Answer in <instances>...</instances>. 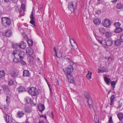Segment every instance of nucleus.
Returning a JSON list of instances; mask_svg holds the SVG:
<instances>
[{
    "label": "nucleus",
    "instance_id": "6e6d98bb",
    "mask_svg": "<svg viewBox=\"0 0 123 123\" xmlns=\"http://www.w3.org/2000/svg\"><path fill=\"white\" fill-rule=\"evenodd\" d=\"M120 38L123 42V34L120 36Z\"/></svg>",
    "mask_w": 123,
    "mask_h": 123
},
{
    "label": "nucleus",
    "instance_id": "1a4fd4ad",
    "mask_svg": "<svg viewBox=\"0 0 123 123\" xmlns=\"http://www.w3.org/2000/svg\"><path fill=\"white\" fill-rule=\"evenodd\" d=\"M87 99L86 102L88 104L89 107L90 109L93 108V101L92 98H91Z\"/></svg>",
    "mask_w": 123,
    "mask_h": 123
},
{
    "label": "nucleus",
    "instance_id": "f3484780",
    "mask_svg": "<svg viewBox=\"0 0 123 123\" xmlns=\"http://www.w3.org/2000/svg\"><path fill=\"white\" fill-rule=\"evenodd\" d=\"M17 90L19 92L25 91L26 89L25 88L22 86H20L18 88Z\"/></svg>",
    "mask_w": 123,
    "mask_h": 123
},
{
    "label": "nucleus",
    "instance_id": "2f4dec72",
    "mask_svg": "<svg viewBox=\"0 0 123 123\" xmlns=\"http://www.w3.org/2000/svg\"><path fill=\"white\" fill-rule=\"evenodd\" d=\"M92 74V73L90 71L88 72V74H87L86 76L88 79H90L91 78Z\"/></svg>",
    "mask_w": 123,
    "mask_h": 123
},
{
    "label": "nucleus",
    "instance_id": "680f3d73",
    "mask_svg": "<svg viewBox=\"0 0 123 123\" xmlns=\"http://www.w3.org/2000/svg\"><path fill=\"white\" fill-rule=\"evenodd\" d=\"M117 1V0H113L112 1V2H114V3H115L116 2V1Z\"/></svg>",
    "mask_w": 123,
    "mask_h": 123
},
{
    "label": "nucleus",
    "instance_id": "f8f14e48",
    "mask_svg": "<svg viewBox=\"0 0 123 123\" xmlns=\"http://www.w3.org/2000/svg\"><path fill=\"white\" fill-rule=\"evenodd\" d=\"M123 43L121 40L120 38L115 40L114 42V45L115 46H118L121 45L122 43Z\"/></svg>",
    "mask_w": 123,
    "mask_h": 123
},
{
    "label": "nucleus",
    "instance_id": "ddd939ff",
    "mask_svg": "<svg viewBox=\"0 0 123 123\" xmlns=\"http://www.w3.org/2000/svg\"><path fill=\"white\" fill-rule=\"evenodd\" d=\"M26 52L29 55H31L33 53V50L31 48H27L26 49Z\"/></svg>",
    "mask_w": 123,
    "mask_h": 123
},
{
    "label": "nucleus",
    "instance_id": "39448f33",
    "mask_svg": "<svg viewBox=\"0 0 123 123\" xmlns=\"http://www.w3.org/2000/svg\"><path fill=\"white\" fill-rule=\"evenodd\" d=\"M102 24L103 26L106 27H108L111 25V23L110 20L109 19H105L102 21Z\"/></svg>",
    "mask_w": 123,
    "mask_h": 123
},
{
    "label": "nucleus",
    "instance_id": "4d7b16f0",
    "mask_svg": "<svg viewBox=\"0 0 123 123\" xmlns=\"http://www.w3.org/2000/svg\"><path fill=\"white\" fill-rule=\"evenodd\" d=\"M101 13V11L100 10H98L96 12V14H100Z\"/></svg>",
    "mask_w": 123,
    "mask_h": 123
},
{
    "label": "nucleus",
    "instance_id": "774afa93",
    "mask_svg": "<svg viewBox=\"0 0 123 123\" xmlns=\"http://www.w3.org/2000/svg\"><path fill=\"white\" fill-rule=\"evenodd\" d=\"M49 90H50V92H51V88L50 87H49Z\"/></svg>",
    "mask_w": 123,
    "mask_h": 123
},
{
    "label": "nucleus",
    "instance_id": "393cba45",
    "mask_svg": "<svg viewBox=\"0 0 123 123\" xmlns=\"http://www.w3.org/2000/svg\"><path fill=\"white\" fill-rule=\"evenodd\" d=\"M12 33L11 30H8L6 31L5 34V36L7 37H9L11 35Z\"/></svg>",
    "mask_w": 123,
    "mask_h": 123
},
{
    "label": "nucleus",
    "instance_id": "69168bd1",
    "mask_svg": "<svg viewBox=\"0 0 123 123\" xmlns=\"http://www.w3.org/2000/svg\"><path fill=\"white\" fill-rule=\"evenodd\" d=\"M72 40H73L74 41V43H75V44H76V45H77V44H76V43H75V41H74L73 39H72Z\"/></svg>",
    "mask_w": 123,
    "mask_h": 123
},
{
    "label": "nucleus",
    "instance_id": "49530a36",
    "mask_svg": "<svg viewBox=\"0 0 123 123\" xmlns=\"http://www.w3.org/2000/svg\"><path fill=\"white\" fill-rule=\"evenodd\" d=\"M98 41L99 42V43H100L101 44L103 45H105V42L104 41H103L102 40V39L100 40V41Z\"/></svg>",
    "mask_w": 123,
    "mask_h": 123
},
{
    "label": "nucleus",
    "instance_id": "c756f323",
    "mask_svg": "<svg viewBox=\"0 0 123 123\" xmlns=\"http://www.w3.org/2000/svg\"><path fill=\"white\" fill-rule=\"evenodd\" d=\"M18 76V74L15 72H12L11 74V76L13 78H15Z\"/></svg>",
    "mask_w": 123,
    "mask_h": 123
},
{
    "label": "nucleus",
    "instance_id": "13d9d810",
    "mask_svg": "<svg viewBox=\"0 0 123 123\" xmlns=\"http://www.w3.org/2000/svg\"><path fill=\"white\" fill-rule=\"evenodd\" d=\"M55 83H56V85H59V81L58 80H56V81L55 82Z\"/></svg>",
    "mask_w": 123,
    "mask_h": 123
},
{
    "label": "nucleus",
    "instance_id": "6e6552de",
    "mask_svg": "<svg viewBox=\"0 0 123 123\" xmlns=\"http://www.w3.org/2000/svg\"><path fill=\"white\" fill-rule=\"evenodd\" d=\"M6 117L5 119L6 122L7 123H12V118L11 115H8L6 114L5 115Z\"/></svg>",
    "mask_w": 123,
    "mask_h": 123
},
{
    "label": "nucleus",
    "instance_id": "f257e3e1",
    "mask_svg": "<svg viewBox=\"0 0 123 123\" xmlns=\"http://www.w3.org/2000/svg\"><path fill=\"white\" fill-rule=\"evenodd\" d=\"M66 60L70 63V65L67 66L66 68H64L63 70L65 74H66L67 78L70 81V82L73 83L74 82V80L71 73L73 71L74 69L76 68L77 66L69 58H67Z\"/></svg>",
    "mask_w": 123,
    "mask_h": 123
},
{
    "label": "nucleus",
    "instance_id": "5701e85b",
    "mask_svg": "<svg viewBox=\"0 0 123 123\" xmlns=\"http://www.w3.org/2000/svg\"><path fill=\"white\" fill-rule=\"evenodd\" d=\"M94 34L96 39L98 41H100V40L102 39V38L101 37H99L98 36V33L95 32H94Z\"/></svg>",
    "mask_w": 123,
    "mask_h": 123
},
{
    "label": "nucleus",
    "instance_id": "c9c22d12",
    "mask_svg": "<svg viewBox=\"0 0 123 123\" xmlns=\"http://www.w3.org/2000/svg\"><path fill=\"white\" fill-rule=\"evenodd\" d=\"M27 43L29 46H31L33 44V42L32 40H29L27 41Z\"/></svg>",
    "mask_w": 123,
    "mask_h": 123
},
{
    "label": "nucleus",
    "instance_id": "c03bdc74",
    "mask_svg": "<svg viewBox=\"0 0 123 123\" xmlns=\"http://www.w3.org/2000/svg\"><path fill=\"white\" fill-rule=\"evenodd\" d=\"M25 6L24 4H22L21 6V8L22 9H23V13H24V12L25 11Z\"/></svg>",
    "mask_w": 123,
    "mask_h": 123
},
{
    "label": "nucleus",
    "instance_id": "72a5a7b5",
    "mask_svg": "<svg viewBox=\"0 0 123 123\" xmlns=\"http://www.w3.org/2000/svg\"><path fill=\"white\" fill-rule=\"evenodd\" d=\"M117 9H120L122 8L123 7V5L121 3H120L118 4L116 6Z\"/></svg>",
    "mask_w": 123,
    "mask_h": 123
},
{
    "label": "nucleus",
    "instance_id": "864d4df0",
    "mask_svg": "<svg viewBox=\"0 0 123 123\" xmlns=\"http://www.w3.org/2000/svg\"><path fill=\"white\" fill-rule=\"evenodd\" d=\"M94 121L95 123H99V120L98 118L96 119V118H94Z\"/></svg>",
    "mask_w": 123,
    "mask_h": 123
},
{
    "label": "nucleus",
    "instance_id": "7c9ffc66",
    "mask_svg": "<svg viewBox=\"0 0 123 123\" xmlns=\"http://www.w3.org/2000/svg\"><path fill=\"white\" fill-rule=\"evenodd\" d=\"M105 36L107 38H110L112 36V33L111 32H107L105 33Z\"/></svg>",
    "mask_w": 123,
    "mask_h": 123
},
{
    "label": "nucleus",
    "instance_id": "cd10ccee",
    "mask_svg": "<svg viewBox=\"0 0 123 123\" xmlns=\"http://www.w3.org/2000/svg\"><path fill=\"white\" fill-rule=\"evenodd\" d=\"M115 99V97L114 95H112L111 96L110 103V105H112L114 102V100Z\"/></svg>",
    "mask_w": 123,
    "mask_h": 123
},
{
    "label": "nucleus",
    "instance_id": "79ce46f5",
    "mask_svg": "<svg viewBox=\"0 0 123 123\" xmlns=\"http://www.w3.org/2000/svg\"><path fill=\"white\" fill-rule=\"evenodd\" d=\"M17 8L18 9L19 12L20 13V14L19 15V16H22L24 15V14H23L24 13H22V10L20 8L19 9H18V7H17L16 8V9Z\"/></svg>",
    "mask_w": 123,
    "mask_h": 123
},
{
    "label": "nucleus",
    "instance_id": "f03ea898",
    "mask_svg": "<svg viewBox=\"0 0 123 123\" xmlns=\"http://www.w3.org/2000/svg\"><path fill=\"white\" fill-rule=\"evenodd\" d=\"M1 20L2 24L4 27L8 28L11 25V21L9 18L3 17L1 18Z\"/></svg>",
    "mask_w": 123,
    "mask_h": 123
},
{
    "label": "nucleus",
    "instance_id": "3c124183",
    "mask_svg": "<svg viewBox=\"0 0 123 123\" xmlns=\"http://www.w3.org/2000/svg\"><path fill=\"white\" fill-rule=\"evenodd\" d=\"M108 122L109 123H113L112 117L111 116L110 117Z\"/></svg>",
    "mask_w": 123,
    "mask_h": 123
},
{
    "label": "nucleus",
    "instance_id": "09e8293b",
    "mask_svg": "<svg viewBox=\"0 0 123 123\" xmlns=\"http://www.w3.org/2000/svg\"><path fill=\"white\" fill-rule=\"evenodd\" d=\"M39 116L40 118H44L45 120L47 119V117L44 115H40Z\"/></svg>",
    "mask_w": 123,
    "mask_h": 123
},
{
    "label": "nucleus",
    "instance_id": "e433bc0d",
    "mask_svg": "<svg viewBox=\"0 0 123 123\" xmlns=\"http://www.w3.org/2000/svg\"><path fill=\"white\" fill-rule=\"evenodd\" d=\"M28 60L30 62H32L33 61L34 59V57L31 56H30L28 57Z\"/></svg>",
    "mask_w": 123,
    "mask_h": 123
},
{
    "label": "nucleus",
    "instance_id": "f704fd0d",
    "mask_svg": "<svg viewBox=\"0 0 123 123\" xmlns=\"http://www.w3.org/2000/svg\"><path fill=\"white\" fill-rule=\"evenodd\" d=\"M12 46L13 47L15 48H17L19 47V43H14L12 45Z\"/></svg>",
    "mask_w": 123,
    "mask_h": 123
},
{
    "label": "nucleus",
    "instance_id": "9d476101",
    "mask_svg": "<svg viewBox=\"0 0 123 123\" xmlns=\"http://www.w3.org/2000/svg\"><path fill=\"white\" fill-rule=\"evenodd\" d=\"M18 54L20 60L23 59L25 56V52L22 51L18 50Z\"/></svg>",
    "mask_w": 123,
    "mask_h": 123
},
{
    "label": "nucleus",
    "instance_id": "2eb2a0df",
    "mask_svg": "<svg viewBox=\"0 0 123 123\" xmlns=\"http://www.w3.org/2000/svg\"><path fill=\"white\" fill-rule=\"evenodd\" d=\"M24 115V113L22 111H19L17 115V117L20 118L23 117Z\"/></svg>",
    "mask_w": 123,
    "mask_h": 123
},
{
    "label": "nucleus",
    "instance_id": "b1692460",
    "mask_svg": "<svg viewBox=\"0 0 123 123\" xmlns=\"http://www.w3.org/2000/svg\"><path fill=\"white\" fill-rule=\"evenodd\" d=\"M104 80L106 84L108 85H109L111 80V79L107 77H105L104 78Z\"/></svg>",
    "mask_w": 123,
    "mask_h": 123
},
{
    "label": "nucleus",
    "instance_id": "0e129e2a",
    "mask_svg": "<svg viewBox=\"0 0 123 123\" xmlns=\"http://www.w3.org/2000/svg\"><path fill=\"white\" fill-rule=\"evenodd\" d=\"M54 51L56 50V48L55 47H54L53 49Z\"/></svg>",
    "mask_w": 123,
    "mask_h": 123
},
{
    "label": "nucleus",
    "instance_id": "052dcab7",
    "mask_svg": "<svg viewBox=\"0 0 123 123\" xmlns=\"http://www.w3.org/2000/svg\"><path fill=\"white\" fill-rule=\"evenodd\" d=\"M38 123H45L43 121H39L38 122Z\"/></svg>",
    "mask_w": 123,
    "mask_h": 123
},
{
    "label": "nucleus",
    "instance_id": "37998d69",
    "mask_svg": "<svg viewBox=\"0 0 123 123\" xmlns=\"http://www.w3.org/2000/svg\"><path fill=\"white\" fill-rule=\"evenodd\" d=\"M8 84L9 85L11 86L14 85V83L13 80H11L8 81Z\"/></svg>",
    "mask_w": 123,
    "mask_h": 123
},
{
    "label": "nucleus",
    "instance_id": "423d86ee",
    "mask_svg": "<svg viewBox=\"0 0 123 123\" xmlns=\"http://www.w3.org/2000/svg\"><path fill=\"white\" fill-rule=\"evenodd\" d=\"M104 41L105 45L107 46H111L113 43L112 40L111 38H106Z\"/></svg>",
    "mask_w": 123,
    "mask_h": 123
},
{
    "label": "nucleus",
    "instance_id": "bb28decb",
    "mask_svg": "<svg viewBox=\"0 0 123 123\" xmlns=\"http://www.w3.org/2000/svg\"><path fill=\"white\" fill-rule=\"evenodd\" d=\"M99 32L100 34L103 35L105 33V30L104 28L101 27L99 29Z\"/></svg>",
    "mask_w": 123,
    "mask_h": 123
},
{
    "label": "nucleus",
    "instance_id": "7ed1b4c3",
    "mask_svg": "<svg viewBox=\"0 0 123 123\" xmlns=\"http://www.w3.org/2000/svg\"><path fill=\"white\" fill-rule=\"evenodd\" d=\"M77 1L69 2L68 4V8L71 12H74L77 9Z\"/></svg>",
    "mask_w": 123,
    "mask_h": 123
},
{
    "label": "nucleus",
    "instance_id": "4be33fe9",
    "mask_svg": "<svg viewBox=\"0 0 123 123\" xmlns=\"http://www.w3.org/2000/svg\"><path fill=\"white\" fill-rule=\"evenodd\" d=\"M84 95L86 99H88L91 97L88 92L87 91H85L84 92Z\"/></svg>",
    "mask_w": 123,
    "mask_h": 123
},
{
    "label": "nucleus",
    "instance_id": "a18cd8bd",
    "mask_svg": "<svg viewBox=\"0 0 123 123\" xmlns=\"http://www.w3.org/2000/svg\"><path fill=\"white\" fill-rule=\"evenodd\" d=\"M23 59L21 60V61H20V63L22 65L24 66H26L27 64L23 60Z\"/></svg>",
    "mask_w": 123,
    "mask_h": 123
},
{
    "label": "nucleus",
    "instance_id": "58836bf2",
    "mask_svg": "<svg viewBox=\"0 0 123 123\" xmlns=\"http://www.w3.org/2000/svg\"><path fill=\"white\" fill-rule=\"evenodd\" d=\"M121 24L119 22H117L115 23L114 24V26L116 28H120V26L121 25Z\"/></svg>",
    "mask_w": 123,
    "mask_h": 123
},
{
    "label": "nucleus",
    "instance_id": "de8ad7c7",
    "mask_svg": "<svg viewBox=\"0 0 123 123\" xmlns=\"http://www.w3.org/2000/svg\"><path fill=\"white\" fill-rule=\"evenodd\" d=\"M15 57L14 56L13 61L15 63H17L19 62V60L18 58H16V57Z\"/></svg>",
    "mask_w": 123,
    "mask_h": 123
},
{
    "label": "nucleus",
    "instance_id": "5fc2aeb1",
    "mask_svg": "<svg viewBox=\"0 0 123 123\" xmlns=\"http://www.w3.org/2000/svg\"><path fill=\"white\" fill-rule=\"evenodd\" d=\"M54 51L55 52V53L56 56L57 57L59 58L62 56L61 55H59V56L58 55H57V51L56 50H55Z\"/></svg>",
    "mask_w": 123,
    "mask_h": 123
},
{
    "label": "nucleus",
    "instance_id": "e2e57ef3",
    "mask_svg": "<svg viewBox=\"0 0 123 123\" xmlns=\"http://www.w3.org/2000/svg\"><path fill=\"white\" fill-rule=\"evenodd\" d=\"M25 123H30L28 121V119L26 120Z\"/></svg>",
    "mask_w": 123,
    "mask_h": 123
},
{
    "label": "nucleus",
    "instance_id": "473e14b6",
    "mask_svg": "<svg viewBox=\"0 0 123 123\" xmlns=\"http://www.w3.org/2000/svg\"><path fill=\"white\" fill-rule=\"evenodd\" d=\"M25 110L27 112L29 113L31 111L30 108L28 106H26L25 107Z\"/></svg>",
    "mask_w": 123,
    "mask_h": 123
},
{
    "label": "nucleus",
    "instance_id": "8fccbe9b",
    "mask_svg": "<svg viewBox=\"0 0 123 123\" xmlns=\"http://www.w3.org/2000/svg\"><path fill=\"white\" fill-rule=\"evenodd\" d=\"M49 116L53 119H54L53 112V111H52L51 112V113L49 114Z\"/></svg>",
    "mask_w": 123,
    "mask_h": 123
},
{
    "label": "nucleus",
    "instance_id": "c85d7f7f",
    "mask_svg": "<svg viewBox=\"0 0 123 123\" xmlns=\"http://www.w3.org/2000/svg\"><path fill=\"white\" fill-rule=\"evenodd\" d=\"M5 73L4 70H2L0 71V78H2L3 77L5 74Z\"/></svg>",
    "mask_w": 123,
    "mask_h": 123
},
{
    "label": "nucleus",
    "instance_id": "dca6fc26",
    "mask_svg": "<svg viewBox=\"0 0 123 123\" xmlns=\"http://www.w3.org/2000/svg\"><path fill=\"white\" fill-rule=\"evenodd\" d=\"M99 72L100 73L106 72L108 71L107 68L103 67L100 69H98Z\"/></svg>",
    "mask_w": 123,
    "mask_h": 123
},
{
    "label": "nucleus",
    "instance_id": "a19ab883",
    "mask_svg": "<svg viewBox=\"0 0 123 123\" xmlns=\"http://www.w3.org/2000/svg\"><path fill=\"white\" fill-rule=\"evenodd\" d=\"M31 98H30L29 97H27L26 98L25 101L27 103H29L31 102Z\"/></svg>",
    "mask_w": 123,
    "mask_h": 123
},
{
    "label": "nucleus",
    "instance_id": "a878e982",
    "mask_svg": "<svg viewBox=\"0 0 123 123\" xmlns=\"http://www.w3.org/2000/svg\"><path fill=\"white\" fill-rule=\"evenodd\" d=\"M2 87L3 90L6 92H8L10 91V89L7 86L3 85L2 86Z\"/></svg>",
    "mask_w": 123,
    "mask_h": 123
},
{
    "label": "nucleus",
    "instance_id": "4468645a",
    "mask_svg": "<svg viewBox=\"0 0 123 123\" xmlns=\"http://www.w3.org/2000/svg\"><path fill=\"white\" fill-rule=\"evenodd\" d=\"M19 48L23 49H25L26 47V44L23 41H21L19 44Z\"/></svg>",
    "mask_w": 123,
    "mask_h": 123
},
{
    "label": "nucleus",
    "instance_id": "aec40b11",
    "mask_svg": "<svg viewBox=\"0 0 123 123\" xmlns=\"http://www.w3.org/2000/svg\"><path fill=\"white\" fill-rule=\"evenodd\" d=\"M117 116L119 120L120 121H122L123 119V113L119 112L117 114Z\"/></svg>",
    "mask_w": 123,
    "mask_h": 123
},
{
    "label": "nucleus",
    "instance_id": "20e7f679",
    "mask_svg": "<svg viewBox=\"0 0 123 123\" xmlns=\"http://www.w3.org/2000/svg\"><path fill=\"white\" fill-rule=\"evenodd\" d=\"M28 92L31 96H37L39 93L38 89L33 87L30 88L28 90Z\"/></svg>",
    "mask_w": 123,
    "mask_h": 123
},
{
    "label": "nucleus",
    "instance_id": "bf43d9fd",
    "mask_svg": "<svg viewBox=\"0 0 123 123\" xmlns=\"http://www.w3.org/2000/svg\"><path fill=\"white\" fill-rule=\"evenodd\" d=\"M11 0H4V1L5 2H8L10 1Z\"/></svg>",
    "mask_w": 123,
    "mask_h": 123
},
{
    "label": "nucleus",
    "instance_id": "338daca9",
    "mask_svg": "<svg viewBox=\"0 0 123 123\" xmlns=\"http://www.w3.org/2000/svg\"><path fill=\"white\" fill-rule=\"evenodd\" d=\"M110 58H111L110 57H108V61H109V60L110 59Z\"/></svg>",
    "mask_w": 123,
    "mask_h": 123
},
{
    "label": "nucleus",
    "instance_id": "4c0bfd02",
    "mask_svg": "<svg viewBox=\"0 0 123 123\" xmlns=\"http://www.w3.org/2000/svg\"><path fill=\"white\" fill-rule=\"evenodd\" d=\"M117 81V80L116 82H115L114 81H111V86L113 87V89L115 87V86L116 84V82Z\"/></svg>",
    "mask_w": 123,
    "mask_h": 123
},
{
    "label": "nucleus",
    "instance_id": "ea45409f",
    "mask_svg": "<svg viewBox=\"0 0 123 123\" xmlns=\"http://www.w3.org/2000/svg\"><path fill=\"white\" fill-rule=\"evenodd\" d=\"M6 101L7 104H9L10 102V99L9 96H7L6 97Z\"/></svg>",
    "mask_w": 123,
    "mask_h": 123
},
{
    "label": "nucleus",
    "instance_id": "412c9836",
    "mask_svg": "<svg viewBox=\"0 0 123 123\" xmlns=\"http://www.w3.org/2000/svg\"><path fill=\"white\" fill-rule=\"evenodd\" d=\"M123 29L121 28H116L114 32L117 33H118L122 31Z\"/></svg>",
    "mask_w": 123,
    "mask_h": 123
},
{
    "label": "nucleus",
    "instance_id": "6ab92c4d",
    "mask_svg": "<svg viewBox=\"0 0 123 123\" xmlns=\"http://www.w3.org/2000/svg\"><path fill=\"white\" fill-rule=\"evenodd\" d=\"M93 21L94 24L96 25H99L101 23V20L98 18L94 19Z\"/></svg>",
    "mask_w": 123,
    "mask_h": 123
},
{
    "label": "nucleus",
    "instance_id": "a211bd4d",
    "mask_svg": "<svg viewBox=\"0 0 123 123\" xmlns=\"http://www.w3.org/2000/svg\"><path fill=\"white\" fill-rule=\"evenodd\" d=\"M30 74L29 71L27 70H24L23 71V75L24 76L29 77Z\"/></svg>",
    "mask_w": 123,
    "mask_h": 123
},
{
    "label": "nucleus",
    "instance_id": "603ef678",
    "mask_svg": "<svg viewBox=\"0 0 123 123\" xmlns=\"http://www.w3.org/2000/svg\"><path fill=\"white\" fill-rule=\"evenodd\" d=\"M18 50H15L12 53V54L14 55L16 54H18Z\"/></svg>",
    "mask_w": 123,
    "mask_h": 123
},
{
    "label": "nucleus",
    "instance_id": "9b49d317",
    "mask_svg": "<svg viewBox=\"0 0 123 123\" xmlns=\"http://www.w3.org/2000/svg\"><path fill=\"white\" fill-rule=\"evenodd\" d=\"M37 107L39 111L41 112L45 109L44 105L42 104H40L38 105Z\"/></svg>",
    "mask_w": 123,
    "mask_h": 123
},
{
    "label": "nucleus",
    "instance_id": "0eeeda50",
    "mask_svg": "<svg viewBox=\"0 0 123 123\" xmlns=\"http://www.w3.org/2000/svg\"><path fill=\"white\" fill-rule=\"evenodd\" d=\"M30 18H31V20L30 23L35 27H36V25L35 24V18L33 16V12L32 11L31 12V14L30 16Z\"/></svg>",
    "mask_w": 123,
    "mask_h": 123
}]
</instances>
